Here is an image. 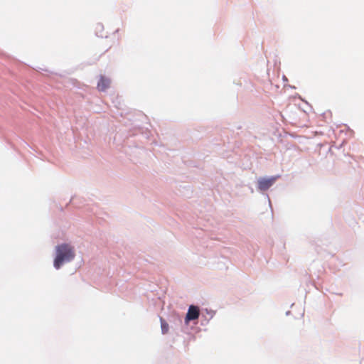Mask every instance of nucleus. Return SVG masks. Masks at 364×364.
Instances as JSON below:
<instances>
[{
  "mask_svg": "<svg viewBox=\"0 0 364 364\" xmlns=\"http://www.w3.org/2000/svg\"><path fill=\"white\" fill-rule=\"evenodd\" d=\"M56 257L54 259V267L56 269L60 267L65 262L73 260L75 256L73 247L69 244H61L56 247Z\"/></svg>",
  "mask_w": 364,
  "mask_h": 364,
  "instance_id": "f257e3e1",
  "label": "nucleus"
},
{
  "mask_svg": "<svg viewBox=\"0 0 364 364\" xmlns=\"http://www.w3.org/2000/svg\"><path fill=\"white\" fill-rule=\"evenodd\" d=\"M161 329L163 333H167L168 330V325L166 323L161 321Z\"/></svg>",
  "mask_w": 364,
  "mask_h": 364,
  "instance_id": "39448f33",
  "label": "nucleus"
},
{
  "mask_svg": "<svg viewBox=\"0 0 364 364\" xmlns=\"http://www.w3.org/2000/svg\"><path fill=\"white\" fill-rule=\"evenodd\" d=\"M111 81L109 78L101 75L97 83V87L99 91L104 92L110 86Z\"/></svg>",
  "mask_w": 364,
  "mask_h": 364,
  "instance_id": "20e7f679",
  "label": "nucleus"
},
{
  "mask_svg": "<svg viewBox=\"0 0 364 364\" xmlns=\"http://www.w3.org/2000/svg\"><path fill=\"white\" fill-rule=\"evenodd\" d=\"M277 176L270 178H261L258 180V188L261 191H266L269 188L277 179Z\"/></svg>",
  "mask_w": 364,
  "mask_h": 364,
  "instance_id": "f03ea898",
  "label": "nucleus"
},
{
  "mask_svg": "<svg viewBox=\"0 0 364 364\" xmlns=\"http://www.w3.org/2000/svg\"><path fill=\"white\" fill-rule=\"evenodd\" d=\"M200 315V310L198 306L191 305L189 306L188 312L186 316V323L190 321L197 319Z\"/></svg>",
  "mask_w": 364,
  "mask_h": 364,
  "instance_id": "7ed1b4c3",
  "label": "nucleus"
}]
</instances>
